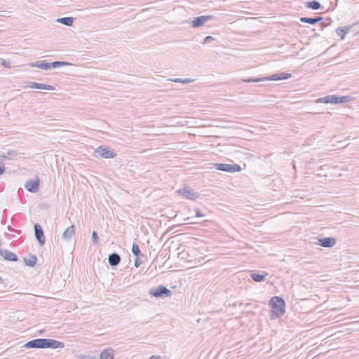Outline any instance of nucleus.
<instances>
[{
	"instance_id": "473e14b6",
	"label": "nucleus",
	"mask_w": 359,
	"mask_h": 359,
	"mask_svg": "<svg viewBox=\"0 0 359 359\" xmlns=\"http://www.w3.org/2000/svg\"><path fill=\"white\" fill-rule=\"evenodd\" d=\"M5 172V167L3 164L0 165V175Z\"/></svg>"
},
{
	"instance_id": "9d476101",
	"label": "nucleus",
	"mask_w": 359,
	"mask_h": 359,
	"mask_svg": "<svg viewBox=\"0 0 359 359\" xmlns=\"http://www.w3.org/2000/svg\"><path fill=\"white\" fill-rule=\"evenodd\" d=\"M336 243V238L334 237H325L318 239V242L316 244L325 247V248H332Z\"/></svg>"
},
{
	"instance_id": "4468645a",
	"label": "nucleus",
	"mask_w": 359,
	"mask_h": 359,
	"mask_svg": "<svg viewBox=\"0 0 359 359\" xmlns=\"http://www.w3.org/2000/svg\"><path fill=\"white\" fill-rule=\"evenodd\" d=\"M75 235V226L72 225L67 227L62 234V238L66 241H69Z\"/></svg>"
},
{
	"instance_id": "e433bc0d",
	"label": "nucleus",
	"mask_w": 359,
	"mask_h": 359,
	"mask_svg": "<svg viewBox=\"0 0 359 359\" xmlns=\"http://www.w3.org/2000/svg\"><path fill=\"white\" fill-rule=\"evenodd\" d=\"M0 281H2L1 277H0Z\"/></svg>"
},
{
	"instance_id": "2f4dec72",
	"label": "nucleus",
	"mask_w": 359,
	"mask_h": 359,
	"mask_svg": "<svg viewBox=\"0 0 359 359\" xmlns=\"http://www.w3.org/2000/svg\"><path fill=\"white\" fill-rule=\"evenodd\" d=\"M196 216L198 217H203L204 215L201 212L199 209L196 210Z\"/></svg>"
},
{
	"instance_id": "412c9836",
	"label": "nucleus",
	"mask_w": 359,
	"mask_h": 359,
	"mask_svg": "<svg viewBox=\"0 0 359 359\" xmlns=\"http://www.w3.org/2000/svg\"><path fill=\"white\" fill-rule=\"evenodd\" d=\"M266 276H267L266 273H264V274H260V273H252L250 274L251 278L255 282L264 281L265 280Z\"/></svg>"
},
{
	"instance_id": "20e7f679",
	"label": "nucleus",
	"mask_w": 359,
	"mask_h": 359,
	"mask_svg": "<svg viewBox=\"0 0 359 359\" xmlns=\"http://www.w3.org/2000/svg\"><path fill=\"white\" fill-rule=\"evenodd\" d=\"M149 294L156 298H165L172 295V291L163 285L152 287L149 290Z\"/></svg>"
},
{
	"instance_id": "423d86ee",
	"label": "nucleus",
	"mask_w": 359,
	"mask_h": 359,
	"mask_svg": "<svg viewBox=\"0 0 359 359\" xmlns=\"http://www.w3.org/2000/svg\"><path fill=\"white\" fill-rule=\"evenodd\" d=\"M214 168L218 170L233 173L241 170V168L238 164L215 163Z\"/></svg>"
},
{
	"instance_id": "7ed1b4c3",
	"label": "nucleus",
	"mask_w": 359,
	"mask_h": 359,
	"mask_svg": "<svg viewBox=\"0 0 359 359\" xmlns=\"http://www.w3.org/2000/svg\"><path fill=\"white\" fill-rule=\"evenodd\" d=\"M352 99L353 98L351 96H338L336 95H330L319 98L317 100V102L326 104H344L351 102Z\"/></svg>"
},
{
	"instance_id": "bb28decb",
	"label": "nucleus",
	"mask_w": 359,
	"mask_h": 359,
	"mask_svg": "<svg viewBox=\"0 0 359 359\" xmlns=\"http://www.w3.org/2000/svg\"><path fill=\"white\" fill-rule=\"evenodd\" d=\"M169 80L175 83H182L184 84H188L192 82V80L191 79H172Z\"/></svg>"
},
{
	"instance_id": "1a4fd4ad",
	"label": "nucleus",
	"mask_w": 359,
	"mask_h": 359,
	"mask_svg": "<svg viewBox=\"0 0 359 359\" xmlns=\"http://www.w3.org/2000/svg\"><path fill=\"white\" fill-rule=\"evenodd\" d=\"M213 18L212 15H201L195 18L191 21V26L193 27H200L203 26L206 22L212 20Z\"/></svg>"
},
{
	"instance_id": "a211bd4d",
	"label": "nucleus",
	"mask_w": 359,
	"mask_h": 359,
	"mask_svg": "<svg viewBox=\"0 0 359 359\" xmlns=\"http://www.w3.org/2000/svg\"><path fill=\"white\" fill-rule=\"evenodd\" d=\"M100 359H114V351L108 348L104 349L100 355Z\"/></svg>"
},
{
	"instance_id": "9b49d317",
	"label": "nucleus",
	"mask_w": 359,
	"mask_h": 359,
	"mask_svg": "<svg viewBox=\"0 0 359 359\" xmlns=\"http://www.w3.org/2000/svg\"><path fill=\"white\" fill-rule=\"evenodd\" d=\"M30 88H35V89H41V90H53L55 89V88L53 86L51 85H47L36 82H28V86Z\"/></svg>"
},
{
	"instance_id": "b1692460",
	"label": "nucleus",
	"mask_w": 359,
	"mask_h": 359,
	"mask_svg": "<svg viewBox=\"0 0 359 359\" xmlns=\"http://www.w3.org/2000/svg\"><path fill=\"white\" fill-rule=\"evenodd\" d=\"M131 252L135 257H144V255L141 252L136 243H133Z\"/></svg>"
},
{
	"instance_id": "2eb2a0df",
	"label": "nucleus",
	"mask_w": 359,
	"mask_h": 359,
	"mask_svg": "<svg viewBox=\"0 0 359 359\" xmlns=\"http://www.w3.org/2000/svg\"><path fill=\"white\" fill-rule=\"evenodd\" d=\"M108 262L111 266H116L121 262V257L118 253L113 252L109 255Z\"/></svg>"
},
{
	"instance_id": "393cba45",
	"label": "nucleus",
	"mask_w": 359,
	"mask_h": 359,
	"mask_svg": "<svg viewBox=\"0 0 359 359\" xmlns=\"http://www.w3.org/2000/svg\"><path fill=\"white\" fill-rule=\"evenodd\" d=\"M37 258L35 255H32L29 258H25V264L28 266H34L36 264Z\"/></svg>"
},
{
	"instance_id": "f03ea898",
	"label": "nucleus",
	"mask_w": 359,
	"mask_h": 359,
	"mask_svg": "<svg viewBox=\"0 0 359 359\" xmlns=\"http://www.w3.org/2000/svg\"><path fill=\"white\" fill-rule=\"evenodd\" d=\"M269 306L271 308L270 314L271 320L279 318L285 313V302L280 297H273L269 301Z\"/></svg>"
},
{
	"instance_id": "c9c22d12",
	"label": "nucleus",
	"mask_w": 359,
	"mask_h": 359,
	"mask_svg": "<svg viewBox=\"0 0 359 359\" xmlns=\"http://www.w3.org/2000/svg\"><path fill=\"white\" fill-rule=\"evenodd\" d=\"M88 359H95L93 357L90 358H88Z\"/></svg>"
},
{
	"instance_id": "4be33fe9",
	"label": "nucleus",
	"mask_w": 359,
	"mask_h": 359,
	"mask_svg": "<svg viewBox=\"0 0 359 359\" xmlns=\"http://www.w3.org/2000/svg\"><path fill=\"white\" fill-rule=\"evenodd\" d=\"M306 7L308 8H311L313 10H318L321 8V4L319 1L313 0L306 2Z\"/></svg>"
},
{
	"instance_id": "72a5a7b5",
	"label": "nucleus",
	"mask_w": 359,
	"mask_h": 359,
	"mask_svg": "<svg viewBox=\"0 0 359 359\" xmlns=\"http://www.w3.org/2000/svg\"><path fill=\"white\" fill-rule=\"evenodd\" d=\"M320 26L321 27V28L323 29L324 27L326 26V25L324 23V22H322L320 24Z\"/></svg>"
},
{
	"instance_id": "6ab92c4d",
	"label": "nucleus",
	"mask_w": 359,
	"mask_h": 359,
	"mask_svg": "<svg viewBox=\"0 0 359 359\" xmlns=\"http://www.w3.org/2000/svg\"><path fill=\"white\" fill-rule=\"evenodd\" d=\"M74 20V18L72 17H64L61 18L57 19V22H60L61 24H63L66 26H72L73 24V22Z\"/></svg>"
},
{
	"instance_id": "cd10ccee",
	"label": "nucleus",
	"mask_w": 359,
	"mask_h": 359,
	"mask_svg": "<svg viewBox=\"0 0 359 359\" xmlns=\"http://www.w3.org/2000/svg\"><path fill=\"white\" fill-rule=\"evenodd\" d=\"M99 237L95 231H93L92 233V241L93 243H96L98 241Z\"/></svg>"
},
{
	"instance_id": "a878e982",
	"label": "nucleus",
	"mask_w": 359,
	"mask_h": 359,
	"mask_svg": "<svg viewBox=\"0 0 359 359\" xmlns=\"http://www.w3.org/2000/svg\"><path fill=\"white\" fill-rule=\"evenodd\" d=\"M266 81V77H262V78H250V79L243 80V81L246 82V83L262 82V81Z\"/></svg>"
},
{
	"instance_id": "ddd939ff",
	"label": "nucleus",
	"mask_w": 359,
	"mask_h": 359,
	"mask_svg": "<svg viewBox=\"0 0 359 359\" xmlns=\"http://www.w3.org/2000/svg\"><path fill=\"white\" fill-rule=\"evenodd\" d=\"M25 187L28 191L36 193L39 188V180L38 179L35 180H29L26 182Z\"/></svg>"
},
{
	"instance_id": "0eeeda50",
	"label": "nucleus",
	"mask_w": 359,
	"mask_h": 359,
	"mask_svg": "<svg viewBox=\"0 0 359 359\" xmlns=\"http://www.w3.org/2000/svg\"><path fill=\"white\" fill-rule=\"evenodd\" d=\"M34 236L40 245L43 246L46 242V238L42 227L39 224H34Z\"/></svg>"
},
{
	"instance_id": "f8f14e48",
	"label": "nucleus",
	"mask_w": 359,
	"mask_h": 359,
	"mask_svg": "<svg viewBox=\"0 0 359 359\" xmlns=\"http://www.w3.org/2000/svg\"><path fill=\"white\" fill-rule=\"evenodd\" d=\"M292 74L290 73H278L272 74L270 76H266V81H280V80H285L291 78Z\"/></svg>"
},
{
	"instance_id": "f704fd0d",
	"label": "nucleus",
	"mask_w": 359,
	"mask_h": 359,
	"mask_svg": "<svg viewBox=\"0 0 359 359\" xmlns=\"http://www.w3.org/2000/svg\"><path fill=\"white\" fill-rule=\"evenodd\" d=\"M189 217H187V218H185V219H184V220H185V221H187V220H189Z\"/></svg>"
},
{
	"instance_id": "6e6552de",
	"label": "nucleus",
	"mask_w": 359,
	"mask_h": 359,
	"mask_svg": "<svg viewBox=\"0 0 359 359\" xmlns=\"http://www.w3.org/2000/svg\"><path fill=\"white\" fill-rule=\"evenodd\" d=\"M180 195L183 196L187 199L195 201L199 197V193L193 191L187 187H184L177 191Z\"/></svg>"
},
{
	"instance_id": "c85d7f7f",
	"label": "nucleus",
	"mask_w": 359,
	"mask_h": 359,
	"mask_svg": "<svg viewBox=\"0 0 359 359\" xmlns=\"http://www.w3.org/2000/svg\"><path fill=\"white\" fill-rule=\"evenodd\" d=\"M142 264V260L140 259V257H136L135 259L134 265L136 268H138L140 264Z\"/></svg>"
},
{
	"instance_id": "f3484780",
	"label": "nucleus",
	"mask_w": 359,
	"mask_h": 359,
	"mask_svg": "<svg viewBox=\"0 0 359 359\" xmlns=\"http://www.w3.org/2000/svg\"><path fill=\"white\" fill-rule=\"evenodd\" d=\"M323 20L322 17H316V18H308V17H302L299 19L301 22L309 23L311 25L316 24L320 22Z\"/></svg>"
},
{
	"instance_id": "5701e85b",
	"label": "nucleus",
	"mask_w": 359,
	"mask_h": 359,
	"mask_svg": "<svg viewBox=\"0 0 359 359\" xmlns=\"http://www.w3.org/2000/svg\"><path fill=\"white\" fill-rule=\"evenodd\" d=\"M71 64L67 62H64V61H54L53 62H49V65H50V69L51 68H58V67H63V66H68V65H70Z\"/></svg>"
},
{
	"instance_id": "f257e3e1",
	"label": "nucleus",
	"mask_w": 359,
	"mask_h": 359,
	"mask_svg": "<svg viewBox=\"0 0 359 359\" xmlns=\"http://www.w3.org/2000/svg\"><path fill=\"white\" fill-rule=\"evenodd\" d=\"M24 347L26 348H64L63 342L51 339H35L27 342Z\"/></svg>"
},
{
	"instance_id": "7c9ffc66",
	"label": "nucleus",
	"mask_w": 359,
	"mask_h": 359,
	"mask_svg": "<svg viewBox=\"0 0 359 359\" xmlns=\"http://www.w3.org/2000/svg\"><path fill=\"white\" fill-rule=\"evenodd\" d=\"M0 65L5 67H9L10 66L8 65V62L2 58H0Z\"/></svg>"
},
{
	"instance_id": "dca6fc26",
	"label": "nucleus",
	"mask_w": 359,
	"mask_h": 359,
	"mask_svg": "<svg viewBox=\"0 0 359 359\" xmlns=\"http://www.w3.org/2000/svg\"><path fill=\"white\" fill-rule=\"evenodd\" d=\"M29 66L32 67H37V68H39L41 69H45V70L50 69L49 62H47L45 60H39V61L30 63Z\"/></svg>"
},
{
	"instance_id": "c756f323",
	"label": "nucleus",
	"mask_w": 359,
	"mask_h": 359,
	"mask_svg": "<svg viewBox=\"0 0 359 359\" xmlns=\"http://www.w3.org/2000/svg\"><path fill=\"white\" fill-rule=\"evenodd\" d=\"M214 40V38L211 36H207L205 37V39H203V43L204 44H206V43H210V41H213Z\"/></svg>"
},
{
	"instance_id": "aec40b11",
	"label": "nucleus",
	"mask_w": 359,
	"mask_h": 359,
	"mask_svg": "<svg viewBox=\"0 0 359 359\" xmlns=\"http://www.w3.org/2000/svg\"><path fill=\"white\" fill-rule=\"evenodd\" d=\"M350 31V27H338L336 29V33L338 36H339L341 40L344 39L346 34H347Z\"/></svg>"
},
{
	"instance_id": "39448f33",
	"label": "nucleus",
	"mask_w": 359,
	"mask_h": 359,
	"mask_svg": "<svg viewBox=\"0 0 359 359\" xmlns=\"http://www.w3.org/2000/svg\"><path fill=\"white\" fill-rule=\"evenodd\" d=\"M116 155L113 151L105 146L98 147L93 153V156L97 158H114Z\"/></svg>"
}]
</instances>
